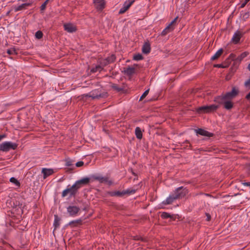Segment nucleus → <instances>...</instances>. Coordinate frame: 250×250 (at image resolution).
<instances>
[{
  "instance_id": "obj_1",
  "label": "nucleus",
  "mask_w": 250,
  "mask_h": 250,
  "mask_svg": "<svg viewBox=\"0 0 250 250\" xmlns=\"http://www.w3.org/2000/svg\"><path fill=\"white\" fill-rule=\"evenodd\" d=\"M137 188H135V187L128 188L126 190L121 191H109L108 194L112 197H123L125 195H130L135 193Z\"/></svg>"
},
{
  "instance_id": "obj_2",
  "label": "nucleus",
  "mask_w": 250,
  "mask_h": 250,
  "mask_svg": "<svg viewBox=\"0 0 250 250\" xmlns=\"http://www.w3.org/2000/svg\"><path fill=\"white\" fill-rule=\"evenodd\" d=\"M238 89L235 87H233L231 91L228 92L223 95L218 96V99L220 100V102L222 101L221 100H222V99L231 100L235 98L238 95Z\"/></svg>"
},
{
  "instance_id": "obj_3",
  "label": "nucleus",
  "mask_w": 250,
  "mask_h": 250,
  "mask_svg": "<svg viewBox=\"0 0 250 250\" xmlns=\"http://www.w3.org/2000/svg\"><path fill=\"white\" fill-rule=\"evenodd\" d=\"M18 145L11 142H5L0 144V151L7 152L11 149L15 150Z\"/></svg>"
},
{
  "instance_id": "obj_4",
  "label": "nucleus",
  "mask_w": 250,
  "mask_h": 250,
  "mask_svg": "<svg viewBox=\"0 0 250 250\" xmlns=\"http://www.w3.org/2000/svg\"><path fill=\"white\" fill-rule=\"evenodd\" d=\"M222 101L218 99V96L214 98V101L219 104H223L224 107L227 110L231 109L233 106V104L230 100L222 99Z\"/></svg>"
},
{
  "instance_id": "obj_5",
  "label": "nucleus",
  "mask_w": 250,
  "mask_h": 250,
  "mask_svg": "<svg viewBox=\"0 0 250 250\" xmlns=\"http://www.w3.org/2000/svg\"><path fill=\"white\" fill-rule=\"evenodd\" d=\"M219 107L218 105L215 104H211L207 106H203L199 107L197 111L198 113H209L215 111Z\"/></svg>"
},
{
  "instance_id": "obj_6",
  "label": "nucleus",
  "mask_w": 250,
  "mask_h": 250,
  "mask_svg": "<svg viewBox=\"0 0 250 250\" xmlns=\"http://www.w3.org/2000/svg\"><path fill=\"white\" fill-rule=\"evenodd\" d=\"M107 93H100L98 89H95L85 95L86 97H91L93 99L105 98L107 97Z\"/></svg>"
},
{
  "instance_id": "obj_7",
  "label": "nucleus",
  "mask_w": 250,
  "mask_h": 250,
  "mask_svg": "<svg viewBox=\"0 0 250 250\" xmlns=\"http://www.w3.org/2000/svg\"><path fill=\"white\" fill-rule=\"evenodd\" d=\"M188 193V190L187 188H185L183 187H180L177 188L173 193L177 199L182 198Z\"/></svg>"
},
{
  "instance_id": "obj_8",
  "label": "nucleus",
  "mask_w": 250,
  "mask_h": 250,
  "mask_svg": "<svg viewBox=\"0 0 250 250\" xmlns=\"http://www.w3.org/2000/svg\"><path fill=\"white\" fill-rule=\"evenodd\" d=\"M91 177L93 180L98 181L100 183H107L109 186L113 184L112 181L109 180L108 177H103L100 175H93Z\"/></svg>"
},
{
  "instance_id": "obj_9",
  "label": "nucleus",
  "mask_w": 250,
  "mask_h": 250,
  "mask_svg": "<svg viewBox=\"0 0 250 250\" xmlns=\"http://www.w3.org/2000/svg\"><path fill=\"white\" fill-rule=\"evenodd\" d=\"M178 17H176L162 32V36H166L167 33L172 31L174 29V25L177 20Z\"/></svg>"
},
{
  "instance_id": "obj_10",
  "label": "nucleus",
  "mask_w": 250,
  "mask_h": 250,
  "mask_svg": "<svg viewBox=\"0 0 250 250\" xmlns=\"http://www.w3.org/2000/svg\"><path fill=\"white\" fill-rule=\"evenodd\" d=\"M73 187V185H72L71 187L68 188L64 189L62 192V197H65L69 193H70V196L71 197L75 196L78 191L75 188Z\"/></svg>"
},
{
  "instance_id": "obj_11",
  "label": "nucleus",
  "mask_w": 250,
  "mask_h": 250,
  "mask_svg": "<svg viewBox=\"0 0 250 250\" xmlns=\"http://www.w3.org/2000/svg\"><path fill=\"white\" fill-rule=\"evenodd\" d=\"M139 65L135 64L133 65V66L132 67H128L127 68H125L123 72L125 74L128 76H131L136 72V68Z\"/></svg>"
},
{
  "instance_id": "obj_12",
  "label": "nucleus",
  "mask_w": 250,
  "mask_h": 250,
  "mask_svg": "<svg viewBox=\"0 0 250 250\" xmlns=\"http://www.w3.org/2000/svg\"><path fill=\"white\" fill-rule=\"evenodd\" d=\"M134 0H127L125 1L123 4V6L120 10L119 14H122L125 13L134 3Z\"/></svg>"
},
{
  "instance_id": "obj_13",
  "label": "nucleus",
  "mask_w": 250,
  "mask_h": 250,
  "mask_svg": "<svg viewBox=\"0 0 250 250\" xmlns=\"http://www.w3.org/2000/svg\"><path fill=\"white\" fill-rule=\"evenodd\" d=\"M80 210V208L79 207L74 206H69L67 208V211L71 216H76Z\"/></svg>"
},
{
  "instance_id": "obj_14",
  "label": "nucleus",
  "mask_w": 250,
  "mask_h": 250,
  "mask_svg": "<svg viewBox=\"0 0 250 250\" xmlns=\"http://www.w3.org/2000/svg\"><path fill=\"white\" fill-rule=\"evenodd\" d=\"M94 6L98 10H102L105 6L104 0H93Z\"/></svg>"
},
{
  "instance_id": "obj_15",
  "label": "nucleus",
  "mask_w": 250,
  "mask_h": 250,
  "mask_svg": "<svg viewBox=\"0 0 250 250\" xmlns=\"http://www.w3.org/2000/svg\"><path fill=\"white\" fill-rule=\"evenodd\" d=\"M242 36V33L240 31L235 32L232 38L231 41L235 44L238 43Z\"/></svg>"
},
{
  "instance_id": "obj_16",
  "label": "nucleus",
  "mask_w": 250,
  "mask_h": 250,
  "mask_svg": "<svg viewBox=\"0 0 250 250\" xmlns=\"http://www.w3.org/2000/svg\"><path fill=\"white\" fill-rule=\"evenodd\" d=\"M54 172V171L53 169L52 168H42V173L43 174V178L44 179L53 174Z\"/></svg>"
},
{
  "instance_id": "obj_17",
  "label": "nucleus",
  "mask_w": 250,
  "mask_h": 250,
  "mask_svg": "<svg viewBox=\"0 0 250 250\" xmlns=\"http://www.w3.org/2000/svg\"><path fill=\"white\" fill-rule=\"evenodd\" d=\"M195 131L197 134H199L202 136H207L208 137H212L213 134L210 133L208 131L205 130L202 128H198L195 130Z\"/></svg>"
},
{
  "instance_id": "obj_18",
  "label": "nucleus",
  "mask_w": 250,
  "mask_h": 250,
  "mask_svg": "<svg viewBox=\"0 0 250 250\" xmlns=\"http://www.w3.org/2000/svg\"><path fill=\"white\" fill-rule=\"evenodd\" d=\"M65 31L69 33H73L77 30L76 27L71 23H65L63 25Z\"/></svg>"
},
{
  "instance_id": "obj_19",
  "label": "nucleus",
  "mask_w": 250,
  "mask_h": 250,
  "mask_svg": "<svg viewBox=\"0 0 250 250\" xmlns=\"http://www.w3.org/2000/svg\"><path fill=\"white\" fill-rule=\"evenodd\" d=\"M31 5V3H23L18 6L14 7V9L15 12H18L19 11H21L24 9H26V7Z\"/></svg>"
},
{
  "instance_id": "obj_20",
  "label": "nucleus",
  "mask_w": 250,
  "mask_h": 250,
  "mask_svg": "<svg viewBox=\"0 0 250 250\" xmlns=\"http://www.w3.org/2000/svg\"><path fill=\"white\" fill-rule=\"evenodd\" d=\"M177 200L174 194L173 193L169 196L165 201L163 202V203L165 205H169L172 204L174 201Z\"/></svg>"
},
{
  "instance_id": "obj_21",
  "label": "nucleus",
  "mask_w": 250,
  "mask_h": 250,
  "mask_svg": "<svg viewBox=\"0 0 250 250\" xmlns=\"http://www.w3.org/2000/svg\"><path fill=\"white\" fill-rule=\"evenodd\" d=\"M161 217L163 219L170 218L172 220H174L176 219V215L174 214H170L169 213L166 212H163L161 215Z\"/></svg>"
},
{
  "instance_id": "obj_22",
  "label": "nucleus",
  "mask_w": 250,
  "mask_h": 250,
  "mask_svg": "<svg viewBox=\"0 0 250 250\" xmlns=\"http://www.w3.org/2000/svg\"><path fill=\"white\" fill-rule=\"evenodd\" d=\"M142 52L144 54H147L150 51V45L149 42H146L142 47Z\"/></svg>"
},
{
  "instance_id": "obj_23",
  "label": "nucleus",
  "mask_w": 250,
  "mask_h": 250,
  "mask_svg": "<svg viewBox=\"0 0 250 250\" xmlns=\"http://www.w3.org/2000/svg\"><path fill=\"white\" fill-rule=\"evenodd\" d=\"M82 220L78 219L76 220H73L70 222L68 224V225L70 226L72 228L76 227L82 224Z\"/></svg>"
},
{
  "instance_id": "obj_24",
  "label": "nucleus",
  "mask_w": 250,
  "mask_h": 250,
  "mask_svg": "<svg viewBox=\"0 0 250 250\" xmlns=\"http://www.w3.org/2000/svg\"><path fill=\"white\" fill-rule=\"evenodd\" d=\"M223 52V50L222 48H221L219 50H218L216 52V53L213 56H212V57L211 58V60L214 61L217 59L221 55Z\"/></svg>"
},
{
  "instance_id": "obj_25",
  "label": "nucleus",
  "mask_w": 250,
  "mask_h": 250,
  "mask_svg": "<svg viewBox=\"0 0 250 250\" xmlns=\"http://www.w3.org/2000/svg\"><path fill=\"white\" fill-rule=\"evenodd\" d=\"M90 178L89 177H85L81 180H78L79 183L81 184L83 186L88 185L90 182Z\"/></svg>"
},
{
  "instance_id": "obj_26",
  "label": "nucleus",
  "mask_w": 250,
  "mask_h": 250,
  "mask_svg": "<svg viewBox=\"0 0 250 250\" xmlns=\"http://www.w3.org/2000/svg\"><path fill=\"white\" fill-rule=\"evenodd\" d=\"M60 220H61L60 218H59L57 215H54V222L53 225H54L55 229H57L59 227Z\"/></svg>"
},
{
  "instance_id": "obj_27",
  "label": "nucleus",
  "mask_w": 250,
  "mask_h": 250,
  "mask_svg": "<svg viewBox=\"0 0 250 250\" xmlns=\"http://www.w3.org/2000/svg\"><path fill=\"white\" fill-rule=\"evenodd\" d=\"M135 133L137 139H141L142 138V132L141 128L139 127H136Z\"/></svg>"
},
{
  "instance_id": "obj_28",
  "label": "nucleus",
  "mask_w": 250,
  "mask_h": 250,
  "mask_svg": "<svg viewBox=\"0 0 250 250\" xmlns=\"http://www.w3.org/2000/svg\"><path fill=\"white\" fill-rule=\"evenodd\" d=\"M248 55V53L247 52H244L242 53V54H241L236 59L237 61V62H241L244 58H245V57H246Z\"/></svg>"
},
{
  "instance_id": "obj_29",
  "label": "nucleus",
  "mask_w": 250,
  "mask_h": 250,
  "mask_svg": "<svg viewBox=\"0 0 250 250\" xmlns=\"http://www.w3.org/2000/svg\"><path fill=\"white\" fill-rule=\"evenodd\" d=\"M103 69V68L100 65H97L95 67L92 68L91 70V71L93 73L97 72L98 71H101Z\"/></svg>"
},
{
  "instance_id": "obj_30",
  "label": "nucleus",
  "mask_w": 250,
  "mask_h": 250,
  "mask_svg": "<svg viewBox=\"0 0 250 250\" xmlns=\"http://www.w3.org/2000/svg\"><path fill=\"white\" fill-rule=\"evenodd\" d=\"M10 182L14 184L16 186L20 187V182L15 178L14 177H11L10 179Z\"/></svg>"
},
{
  "instance_id": "obj_31",
  "label": "nucleus",
  "mask_w": 250,
  "mask_h": 250,
  "mask_svg": "<svg viewBox=\"0 0 250 250\" xmlns=\"http://www.w3.org/2000/svg\"><path fill=\"white\" fill-rule=\"evenodd\" d=\"M49 1H50L49 0H46L42 4V5L40 7V9H41V11H43L45 9L46 7V5L48 4V3L49 2Z\"/></svg>"
},
{
  "instance_id": "obj_32",
  "label": "nucleus",
  "mask_w": 250,
  "mask_h": 250,
  "mask_svg": "<svg viewBox=\"0 0 250 250\" xmlns=\"http://www.w3.org/2000/svg\"><path fill=\"white\" fill-rule=\"evenodd\" d=\"M42 36H43V33L40 30L37 31L35 33V37L37 39H41V38H42Z\"/></svg>"
},
{
  "instance_id": "obj_33",
  "label": "nucleus",
  "mask_w": 250,
  "mask_h": 250,
  "mask_svg": "<svg viewBox=\"0 0 250 250\" xmlns=\"http://www.w3.org/2000/svg\"><path fill=\"white\" fill-rule=\"evenodd\" d=\"M143 59V57L141 54H137L133 56V60L135 61H140Z\"/></svg>"
},
{
  "instance_id": "obj_34",
  "label": "nucleus",
  "mask_w": 250,
  "mask_h": 250,
  "mask_svg": "<svg viewBox=\"0 0 250 250\" xmlns=\"http://www.w3.org/2000/svg\"><path fill=\"white\" fill-rule=\"evenodd\" d=\"M106 59H107V61L109 63H111L114 62V61L116 59V57L114 55H112L110 56L107 57Z\"/></svg>"
},
{
  "instance_id": "obj_35",
  "label": "nucleus",
  "mask_w": 250,
  "mask_h": 250,
  "mask_svg": "<svg viewBox=\"0 0 250 250\" xmlns=\"http://www.w3.org/2000/svg\"><path fill=\"white\" fill-rule=\"evenodd\" d=\"M237 60L235 59V61H233V66H232V69H234V71L238 68L240 62H237Z\"/></svg>"
},
{
  "instance_id": "obj_36",
  "label": "nucleus",
  "mask_w": 250,
  "mask_h": 250,
  "mask_svg": "<svg viewBox=\"0 0 250 250\" xmlns=\"http://www.w3.org/2000/svg\"><path fill=\"white\" fill-rule=\"evenodd\" d=\"M79 181H77L75 184L73 185V188H75L76 189L78 190L79 189H80L81 187H82L83 186L79 183Z\"/></svg>"
},
{
  "instance_id": "obj_37",
  "label": "nucleus",
  "mask_w": 250,
  "mask_h": 250,
  "mask_svg": "<svg viewBox=\"0 0 250 250\" xmlns=\"http://www.w3.org/2000/svg\"><path fill=\"white\" fill-rule=\"evenodd\" d=\"M111 87L117 90V91L118 92H120V91H121L123 90V88H121V87H119L116 84H115V83H112L111 85Z\"/></svg>"
},
{
  "instance_id": "obj_38",
  "label": "nucleus",
  "mask_w": 250,
  "mask_h": 250,
  "mask_svg": "<svg viewBox=\"0 0 250 250\" xmlns=\"http://www.w3.org/2000/svg\"><path fill=\"white\" fill-rule=\"evenodd\" d=\"M149 89L146 90L140 98L139 101H142L148 94Z\"/></svg>"
},
{
  "instance_id": "obj_39",
  "label": "nucleus",
  "mask_w": 250,
  "mask_h": 250,
  "mask_svg": "<svg viewBox=\"0 0 250 250\" xmlns=\"http://www.w3.org/2000/svg\"><path fill=\"white\" fill-rule=\"evenodd\" d=\"M7 53L9 55H13L16 54V50L15 48H10L9 49H8L7 51Z\"/></svg>"
},
{
  "instance_id": "obj_40",
  "label": "nucleus",
  "mask_w": 250,
  "mask_h": 250,
  "mask_svg": "<svg viewBox=\"0 0 250 250\" xmlns=\"http://www.w3.org/2000/svg\"><path fill=\"white\" fill-rule=\"evenodd\" d=\"M236 58L237 57L235 54L231 53L229 55V59L234 61Z\"/></svg>"
},
{
  "instance_id": "obj_41",
  "label": "nucleus",
  "mask_w": 250,
  "mask_h": 250,
  "mask_svg": "<svg viewBox=\"0 0 250 250\" xmlns=\"http://www.w3.org/2000/svg\"><path fill=\"white\" fill-rule=\"evenodd\" d=\"M245 86L247 88H250V78L245 82Z\"/></svg>"
},
{
  "instance_id": "obj_42",
  "label": "nucleus",
  "mask_w": 250,
  "mask_h": 250,
  "mask_svg": "<svg viewBox=\"0 0 250 250\" xmlns=\"http://www.w3.org/2000/svg\"><path fill=\"white\" fill-rule=\"evenodd\" d=\"M101 64L103 65L104 66H106L109 64L108 62L107 61V59L106 58L105 59L102 61V62H101Z\"/></svg>"
},
{
  "instance_id": "obj_43",
  "label": "nucleus",
  "mask_w": 250,
  "mask_h": 250,
  "mask_svg": "<svg viewBox=\"0 0 250 250\" xmlns=\"http://www.w3.org/2000/svg\"><path fill=\"white\" fill-rule=\"evenodd\" d=\"M84 165V163L83 161H79L76 164V166L77 167H80Z\"/></svg>"
},
{
  "instance_id": "obj_44",
  "label": "nucleus",
  "mask_w": 250,
  "mask_h": 250,
  "mask_svg": "<svg viewBox=\"0 0 250 250\" xmlns=\"http://www.w3.org/2000/svg\"><path fill=\"white\" fill-rule=\"evenodd\" d=\"M65 165L68 167H70L73 165L72 162L71 160H67L66 161Z\"/></svg>"
},
{
  "instance_id": "obj_45",
  "label": "nucleus",
  "mask_w": 250,
  "mask_h": 250,
  "mask_svg": "<svg viewBox=\"0 0 250 250\" xmlns=\"http://www.w3.org/2000/svg\"><path fill=\"white\" fill-rule=\"evenodd\" d=\"M206 216H207V221H209L210 220V219H211V216L209 214V213H206Z\"/></svg>"
},
{
  "instance_id": "obj_46",
  "label": "nucleus",
  "mask_w": 250,
  "mask_h": 250,
  "mask_svg": "<svg viewBox=\"0 0 250 250\" xmlns=\"http://www.w3.org/2000/svg\"><path fill=\"white\" fill-rule=\"evenodd\" d=\"M242 184L245 186L250 187V182H242Z\"/></svg>"
},
{
  "instance_id": "obj_47",
  "label": "nucleus",
  "mask_w": 250,
  "mask_h": 250,
  "mask_svg": "<svg viewBox=\"0 0 250 250\" xmlns=\"http://www.w3.org/2000/svg\"><path fill=\"white\" fill-rule=\"evenodd\" d=\"M134 239L135 240H141L142 241H144V239L142 238L141 237H138V236H136L135 237V238H134Z\"/></svg>"
},
{
  "instance_id": "obj_48",
  "label": "nucleus",
  "mask_w": 250,
  "mask_h": 250,
  "mask_svg": "<svg viewBox=\"0 0 250 250\" xmlns=\"http://www.w3.org/2000/svg\"><path fill=\"white\" fill-rule=\"evenodd\" d=\"M215 67H217L219 68H223L224 67V66L221 64H218L215 65Z\"/></svg>"
},
{
  "instance_id": "obj_49",
  "label": "nucleus",
  "mask_w": 250,
  "mask_h": 250,
  "mask_svg": "<svg viewBox=\"0 0 250 250\" xmlns=\"http://www.w3.org/2000/svg\"><path fill=\"white\" fill-rule=\"evenodd\" d=\"M247 2H246V1L243 2L241 4V6H240V8H243V7H244L245 6V5H246V4H247Z\"/></svg>"
},
{
  "instance_id": "obj_50",
  "label": "nucleus",
  "mask_w": 250,
  "mask_h": 250,
  "mask_svg": "<svg viewBox=\"0 0 250 250\" xmlns=\"http://www.w3.org/2000/svg\"><path fill=\"white\" fill-rule=\"evenodd\" d=\"M246 98L247 100H248L250 101V93H249V94H248L247 95V96H246Z\"/></svg>"
},
{
  "instance_id": "obj_51",
  "label": "nucleus",
  "mask_w": 250,
  "mask_h": 250,
  "mask_svg": "<svg viewBox=\"0 0 250 250\" xmlns=\"http://www.w3.org/2000/svg\"><path fill=\"white\" fill-rule=\"evenodd\" d=\"M6 137L5 134L0 135V141Z\"/></svg>"
},
{
  "instance_id": "obj_52",
  "label": "nucleus",
  "mask_w": 250,
  "mask_h": 250,
  "mask_svg": "<svg viewBox=\"0 0 250 250\" xmlns=\"http://www.w3.org/2000/svg\"><path fill=\"white\" fill-rule=\"evenodd\" d=\"M248 16H249L248 13H245V14H244V17H246V18H247Z\"/></svg>"
},
{
  "instance_id": "obj_53",
  "label": "nucleus",
  "mask_w": 250,
  "mask_h": 250,
  "mask_svg": "<svg viewBox=\"0 0 250 250\" xmlns=\"http://www.w3.org/2000/svg\"><path fill=\"white\" fill-rule=\"evenodd\" d=\"M184 143V144H186V143L188 144V143H189V141H188L187 140V141H186Z\"/></svg>"
},
{
  "instance_id": "obj_54",
  "label": "nucleus",
  "mask_w": 250,
  "mask_h": 250,
  "mask_svg": "<svg viewBox=\"0 0 250 250\" xmlns=\"http://www.w3.org/2000/svg\"><path fill=\"white\" fill-rule=\"evenodd\" d=\"M248 68L250 71V63L249 64V65L248 66Z\"/></svg>"
},
{
  "instance_id": "obj_55",
  "label": "nucleus",
  "mask_w": 250,
  "mask_h": 250,
  "mask_svg": "<svg viewBox=\"0 0 250 250\" xmlns=\"http://www.w3.org/2000/svg\"><path fill=\"white\" fill-rule=\"evenodd\" d=\"M250 0H245V1H246V2H248Z\"/></svg>"
},
{
  "instance_id": "obj_56",
  "label": "nucleus",
  "mask_w": 250,
  "mask_h": 250,
  "mask_svg": "<svg viewBox=\"0 0 250 250\" xmlns=\"http://www.w3.org/2000/svg\"><path fill=\"white\" fill-rule=\"evenodd\" d=\"M205 195H206V196H210V195H209V194H207V193L205 194Z\"/></svg>"
},
{
  "instance_id": "obj_57",
  "label": "nucleus",
  "mask_w": 250,
  "mask_h": 250,
  "mask_svg": "<svg viewBox=\"0 0 250 250\" xmlns=\"http://www.w3.org/2000/svg\"><path fill=\"white\" fill-rule=\"evenodd\" d=\"M83 210H86V207H84V208H83Z\"/></svg>"
}]
</instances>
